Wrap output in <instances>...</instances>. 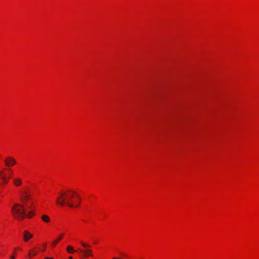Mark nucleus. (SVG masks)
<instances>
[{
	"label": "nucleus",
	"instance_id": "f257e3e1",
	"mask_svg": "<svg viewBox=\"0 0 259 259\" xmlns=\"http://www.w3.org/2000/svg\"><path fill=\"white\" fill-rule=\"evenodd\" d=\"M76 193L71 190H67L65 191H61L59 193V196L57 198L56 203L61 205H67L70 207H77L79 204L74 205L72 203V200Z\"/></svg>",
	"mask_w": 259,
	"mask_h": 259
},
{
	"label": "nucleus",
	"instance_id": "f03ea898",
	"mask_svg": "<svg viewBox=\"0 0 259 259\" xmlns=\"http://www.w3.org/2000/svg\"><path fill=\"white\" fill-rule=\"evenodd\" d=\"M12 212L13 215L18 220H22L25 217L30 218L35 214L33 211H30L26 214L24 206L19 203L15 204L12 207Z\"/></svg>",
	"mask_w": 259,
	"mask_h": 259
},
{
	"label": "nucleus",
	"instance_id": "7ed1b4c3",
	"mask_svg": "<svg viewBox=\"0 0 259 259\" xmlns=\"http://www.w3.org/2000/svg\"><path fill=\"white\" fill-rule=\"evenodd\" d=\"M5 165L7 166L10 167V166H12L14 164H15L16 163V161L14 159V158H13V157H8L6 158V159L5 160Z\"/></svg>",
	"mask_w": 259,
	"mask_h": 259
},
{
	"label": "nucleus",
	"instance_id": "20e7f679",
	"mask_svg": "<svg viewBox=\"0 0 259 259\" xmlns=\"http://www.w3.org/2000/svg\"><path fill=\"white\" fill-rule=\"evenodd\" d=\"M33 237V235L30 234L28 231L25 230L24 232V241L25 242L28 241L30 238Z\"/></svg>",
	"mask_w": 259,
	"mask_h": 259
},
{
	"label": "nucleus",
	"instance_id": "39448f33",
	"mask_svg": "<svg viewBox=\"0 0 259 259\" xmlns=\"http://www.w3.org/2000/svg\"><path fill=\"white\" fill-rule=\"evenodd\" d=\"M30 198V195L26 192H24V194L21 196V201L24 203H25Z\"/></svg>",
	"mask_w": 259,
	"mask_h": 259
},
{
	"label": "nucleus",
	"instance_id": "423d86ee",
	"mask_svg": "<svg viewBox=\"0 0 259 259\" xmlns=\"http://www.w3.org/2000/svg\"><path fill=\"white\" fill-rule=\"evenodd\" d=\"M80 251L83 253V255L84 257H88L89 256H93L91 250H83L82 249H80Z\"/></svg>",
	"mask_w": 259,
	"mask_h": 259
},
{
	"label": "nucleus",
	"instance_id": "0eeeda50",
	"mask_svg": "<svg viewBox=\"0 0 259 259\" xmlns=\"http://www.w3.org/2000/svg\"><path fill=\"white\" fill-rule=\"evenodd\" d=\"M13 181L16 186H19L22 184V181L19 178H15Z\"/></svg>",
	"mask_w": 259,
	"mask_h": 259
},
{
	"label": "nucleus",
	"instance_id": "6e6552de",
	"mask_svg": "<svg viewBox=\"0 0 259 259\" xmlns=\"http://www.w3.org/2000/svg\"><path fill=\"white\" fill-rule=\"evenodd\" d=\"M63 234H61L59 237L55 240H54L52 243V246L55 247L57 244L62 239Z\"/></svg>",
	"mask_w": 259,
	"mask_h": 259
},
{
	"label": "nucleus",
	"instance_id": "1a4fd4ad",
	"mask_svg": "<svg viewBox=\"0 0 259 259\" xmlns=\"http://www.w3.org/2000/svg\"><path fill=\"white\" fill-rule=\"evenodd\" d=\"M41 220L45 223H49L50 221V217L46 214H44L41 217Z\"/></svg>",
	"mask_w": 259,
	"mask_h": 259
},
{
	"label": "nucleus",
	"instance_id": "9d476101",
	"mask_svg": "<svg viewBox=\"0 0 259 259\" xmlns=\"http://www.w3.org/2000/svg\"><path fill=\"white\" fill-rule=\"evenodd\" d=\"M66 249H67V251L68 253H73L76 251L75 250H74L73 247H72L71 246H68L67 247Z\"/></svg>",
	"mask_w": 259,
	"mask_h": 259
},
{
	"label": "nucleus",
	"instance_id": "9b49d317",
	"mask_svg": "<svg viewBox=\"0 0 259 259\" xmlns=\"http://www.w3.org/2000/svg\"><path fill=\"white\" fill-rule=\"evenodd\" d=\"M37 254V252L34 251V250H30L29 251V253H28V256L29 257H31L32 256H34L35 255Z\"/></svg>",
	"mask_w": 259,
	"mask_h": 259
},
{
	"label": "nucleus",
	"instance_id": "f8f14e48",
	"mask_svg": "<svg viewBox=\"0 0 259 259\" xmlns=\"http://www.w3.org/2000/svg\"><path fill=\"white\" fill-rule=\"evenodd\" d=\"M9 178H7L6 176H2L1 179L3 180L4 183L7 184L8 182Z\"/></svg>",
	"mask_w": 259,
	"mask_h": 259
},
{
	"label": "nucleus",
	"instance_id": "ddd939ff",
	"mask_svg": "<svg viewBox=\"0 0 259 259\" xmlns=\"http://www.w3.org/2000/svg\"><path fill=\"white\" fill-rule=\"evenodd\" d=\"M80 243L81 244V245L84 247V248H88V247H90V245L88 244H87V243H85L82 241L80 242Z\"/></svg>",
	"mask_w": 259,
	"mask_h": 259
},
{
	"label": "nucleus",
	"instance_id": "4468645a",
	"mask_svg": "<svg viewBox=\"0 0 259 259\" xmlns=\"http://www.w3.org/2000/svg\"><path fill=\"white\" fill-rule=\"evenodd\" d=\"M75 196L76 197V198L78 199V203H77L76 205H77V204L79 205V203L80 201V198L79 197V196H78V195L77 193H76V195H75Z\"/></svg>",
	"mask_w": 259,
	"mask_h": 259
},
{
	"label": "nucleus",
	"instance_id": "2eb2a0df",
	"mask_svg": "<svg viewBox=\"0 0 259 259\" xmlns=\"http://www.w3.org/2000/svg\"><path fill=\"white\" fill-rule=\"evenodd\" d=\"M4 175H3V171H0V178H2V176H4Z\"/></svg>",
	"mask_w": 259,
	"mask_h": 259
},
{
	"label": "nucleus",
	"instance_id": "dca6fc26",
	"mask_svg": "<svg viewBox=\"0 0 259 259\" xmlns=\"http://www.w3.org/2000/svg\"><path fill=\"white\" fill-rule=\"evenodd\" d=\"M7 170L10 171V172L12 173L13 172V171L11 169H7Z\"/></svg>",
	"mask_w": 259,
	"mask_h": 259
},
{
	"label": "nucleus",
	"instance_id": "f3484780",
	"mask_svg": "<svg viewBox=\"0 0 259 259\" xmlns=\"http://www.w3.org/2000/svg\"><path fill=\"white\" fill-rule=\"evenodd\" d=\"M15 256H12L10 257V259H15Z\"/></svg>",
	"mask_w": 259,
	"mask_h": 259
},
{
	"label": "nucleus",
	"instance_id": "a211bd4d",
	"mask_svg": "<svg viewBox=\"0 0 259 259\" xmlns=\"http://www.w3.org/2000/svg\"><path fill=\"white\" fill-rule=\"evenodd\" d=\"M45 259H53L52 257H46Z\"/></svg>",
	"mask_w": 259,
	"mask_h": 259
},
{
	"label": "nucleus",
	"instance_id": "6ab92c4d",
	"mask_svg": "<svg viewBox=\"0 0 259 259\" xmlns=\"http://www.w3.org/2000/svg\"><path fill=\"white\" fill-rule=\"evenodd\" d=\"M112 259H121V258H117L113 257Z\"/></svg>",
	"mask_w": 259,
	"mask_h": 259
},
{
	"label": "nucleus",
	"instance_id": "aec40b11",
	"mask_svg": "<svg viewBox=\"0 0 259 259\" xmlns=\"http://www.w3.org/2000/svg\"><path fill=\"white\" fill-rule=\"evenodd\" d=\"M45 249H44V248H42V251H45Z\"/></svg>",
	"mask_w": 259,
	"mask_h": 259
},
{
	"label": "nucleus",
	"instance_id": "412c9836",
	"mask_svg": "<svg viewBox=\"0 0 259 259\" xmlns=\"http://www.w3.org/2000/svg\"><path fill=\"white\" fill-rule=\"evenodd\" d=\"M45 249H44V248H42V251H45Z\"/></svg>",
	"mask_w": 259,
	"mask_h": 259
},
{
	"label": "nucleus",
	"instance_id": "4be33fe9",
	"mask_svg": "<svg viewBox=\"0 0 259 259\" xmlns=\"http://www.w3.org/2000/svg\"><path fill=\"white\" fill-rule=\"evenodd\" d=\"M69 258H70V259H72V256H70V257H69Z\"/></svg>",
	"mask_w": 259,
	"mask_h": 259
}]
</instances>
